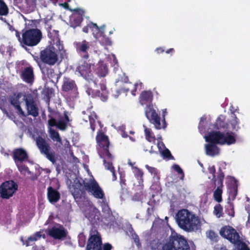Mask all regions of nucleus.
<instances>
[{
    "instance_id": "obj_59",
    "label": "nucleus",
    "mask_w": 250,
    "mask_h": 250,
    "mask_svg": "<svg viewBox=\"0 0 250 250\" xmlns=\"http://www.w3.org/2000/svg\"><path fill=\"white\" fill-rule=\"evenodd\" d=\"M157 243H156V241L153 240L149 243L148 246L150 248L151 250H155L157 248Z\"/></svg>"
},
{
    "instance_id": "obj_7",
    "label": "nucleus",
    "mask_w": 250,
    "mask_h": 250,
    "mask_svg": "<svg viewBox=\"0 0 250 250\" xmlns=\"http://www.w3.org/2000/svg\"><path fill=\"white\" fill-rule=\"evenodd\" d=\"M97 144L100 147L99 150L100 156H107L108 158L111 157V153L109 151V140L107 136L104 134L101 130H99L96 137Z\"/></svg>"
},
{
    "instance_id": "obj_43",
    "label": "nucleus",
    "mask_w": 250,
    "mask_h": 250,
    "mask_svg": "<svg viewBox=\"0 0 250 250\" xmlns=\"http://www.w3.org/2000/svg\"><path fill=\"white\" fill-rule=\"evenodd\" d=\"M223 208L222 206L220 204H218L214 207L213 213L217 218H220L223 216Z\"/></svg>"
},
{
    "instance_id": "obj_10",
    "label": "nucleus",
    "mask_w": 250,
    "mask_h": 250,
    "mask_svg": "<svg viewBox=\"0 0 250 250\" xmlns=\"http://www.w3.org/2000/svg\"><path fill=\"white\" fill-rule=\"evenodd\" d=\"M24 100L28 115L35 118L38 116L39 108L33 96L31 94H25L24 96Z\"/></svg>"
},
{
    "instance_id": "obj_18",
    "label": "nucleus",
    "mask_w": 250,
    "mask_h": 250,
    "mask_svg": "<svg viewBox=\"0 0 250 250\" xmlns=\"http://www.w3.org/2000/svg\"><path fill=\"white\" fill-rule=\"evenodd\" d=\"M133 173L136 178L138 180L139 183V189H140V191L138 193H136L134 196L138 200H141L143 198V189L144 188V172L142 169L138 167H133Z\"/></svg>"
},
{
    "instance_id": "obj_19",
    "label": "nucleus",
    "mask_w": 250,
    "mask_h": 250,
    "mask_svg": "<svg viewBox=\"0 0 250 250\" xmlns=\"http://www.w3.org/2000/svg\"><path fill=\"white\" fill-rule=\"evenodd\" d=\"M102 239L100 236L91 234L87 242L86 250H102Z\"/></svg>"
},
{
    "instance_id": "obj_62",
    "label": "nucleus",
    "mask_w": 250,
    "mask_h": 250,
    "mask_svg": "<svg viewBox=\"0 0 250 250\" xmlns=\"http://www.w3.org/2000/svg\"><path fill=\"white\" fill-rule=\"evenodd\" d=\"M214 250H228L225 246L218 244L215 246Z\"/></svg>"
},
{
    "instance_id": "obj_36",
    "label": "nucleus",
    "mask_w": 250,
    "mask_h": 250,
    "mask_svg": "<svg viewBox=\"0 0 250 250\" xmlns=\"http://www.w3.org/2000/svg\"><path fill=\"white\" fill-rule=\"evenodd\" d=\"M70 120L66 113L64 114L63 118L60 119L57 122V128L59 129L64 131L65 130L67 126L70 125L69 122Z\"/></svg>"
},
{
    "instance_id": "obj_61",
    "label": "nucleus",
    "mask_w": 250,
    "mask_h": 250,
    "mask_svg": "<svg viewBox=\"0 0 250 250\" xmlns=\"http://www.w3.org/2000/svg\"><path fill=\"white\" fill-rule=\"evenodd\" d=\"M49 22L48 20L45 21V28L47 31V34H48L49 31L51 32L52 31L51 29V25L49 24Z\"/></svg>"
},
{
    "instance_id": "obj_38",
    "label": "nucleus",
    "mask_w": 250,
    "mask_h": 250,
    "mask_svg": "<svg viewBox=\"0 0 250 250\" xmlns=\"http://www.w3.org/2000/svg\"><path fill=\"white\" fill-rule=\"evenodd\" d=\"M9 11L8 7L4 0H0V20L5 22V18H3V17L7 16Z\"/></svg>"
},
{
    "instance_id": "obj_29",
    "label": "nucleus",
    "mask_w": 250,
    "mask_h": 250,
    "mask_svg": "<svg viewBox=\"0 0 250 250\" xmlns=\"http://www.w3.org/2000/svg\"><path fill=\"white\" fill-rule=\"evenodd\" d=\"M228 188L229 189V195L233 198H235L237 194L238 190V181L233 177H230Z\"/></svg>"
},
{
    "instance_id": "obj_11",
    "label": "nucleus",
    "mask_w": 250,
    "mask_h": 250,
    "mask_svg": "<svg viewBox=\"0 0 250 250\" xmlns=\"http://www.w3.org/2000/svg\"><path fill=\"white\" fill-rule=\"evenodd\" d=\"M62 90L69 94L73 98L76 97L79 94L75 81L68 77L63 78Z\"/></svg>"
},
{
    "instance_id": "obj_53",
    "label": "nucleus",
    "mask_w": 250,
    "mask_h": 250,
    "mask_svg": "<svg viewBox=\"0 0 250 250\" xmlns=\"http://www.w3.org/2000/svg\"><path fill=\"white\" fill-rule=\"evenodd\" d=\"M57 122H58L55 118L51 117L50 119L48 121V128H52V127L54 126H56L57 127Z\"/></svg>"
},
{
    "instance_id": "obj_37",
    "label": "nucleus",
    "mask_w": 250,
    "mask_h": 250,
    "mask_svg": "<svg viewBox=\"0 0 250 250\" xmlns=\"http://www.w3.org/2000/svg\"><path fill=\"white\" fill-rule=\"evenodd\" d=\"M48 132L51 139L53 142H56V144H58L59 147L62 145V138L58 131L54 129L49 128L48 129Z\"/></svg>"
},
{
    "instance_id": "obj_57",
    "label": "nucleus",
    "mask_w": 250,
    "mask_h": 250,
    "mask_svg": "<svg viewBox=\"0 0 250 250\" xmlns=\"http://www.w3.org/2000/svg\"><path fill=\"white\" fill-rule=\"evenodd\" d=\"M69 10L78 14L79 16L82 17L84 14V11L81 8H77L74 9H70Z\"/></svg>"
},
{
    "instance_id": "obj_27",
    "label": "nucleus",
    "mask_w": 250,
    "mask_h": 250,
    "mask_svg": "<svg viewBox=\"0 0 250 250\" xmlns=\"http://www.w3.org/2000/svg\"><path fill=\"white\" fill-rule=\"evenodd\" d=\"M22 94L21 93L17 94H14L10 97V103L15 109H16L21 114L23 115L24 111L22 110L20 102V99L21 97Z\"/></svg>"
},
{
    "instance_id": "obj_1",
    "label": "nucleus",
    "mask_w": 250,
    "mask_h": 250,
    "mask_svg": "<svg viewBox=\"0 0 250 250\" xmlns=\"http://www.w3.org/2000/svg\"><path fill=\"white\" fill-rule=\"evenodd\" d=\"M175 219L178 226L187 232L196 230L200 226L199 217L187 209L183 208L178 211Z\"/></svg>"
},
{
    "instance_id": "obj_35",
    "label": "nucleus",
    "mask_w": 250,
    "mask_h": 250,
    "mask_svg": "<svg viewBox=\"0 0 250 250\" xmlns=\"http://www.w3.org/2000/svg\"><path fill=\"white\" fill-rule=\"evenodd\" d=\"M228 127V124L225 121V117L220 115L216 119L214 124V128L220 130L221 129H227Z\"/></svg>"
},
{
    "instance_id": "obj_48",
    "label": "nucleus",
    "mask_w": 250,
    "mask_h": 250,
    "mask_svg": "<svg viewBox=\"0 0 250 250\" xmlns=\"http://www.w3.org/2000/svg\"><path fill=\"white\" fill-rule=\"evenodd\" d=\"M162 155L165 158H167L168 159H174L173 156L171 155L170 151L167 148H165V149L162 151Z\"/></svg>"
},
{
    "instance_id": "obj_13",
    "label": "nucleus",
    "mask_w": 250,
    "mask_h": 250,
    "mask_svg": "<svg viewBox=\"0 0 250 250\" xmlns=\"http://www.w3.org/2000/svg\"><path fill=\"white\" fill-rule=\"evenodd\" d=\"M220 234L233 244H235L239 240L238 233L235 229L230 226L222 227L220 230Z\"/></svg>"
},
{
    "instance_id": "obj_51",
    "label": "nucleus",
    "mask_w": 250,
    "mask_h": 250,
    "mask_svg": "<svg viewBox=\"0 0 250 250\" xmlns=\"http://www.w3.org/2000/svg\"><path fill=\"white\" fill-rule=\"evenodd\" d=\"M105 26L104 25L99 27L98 26V28H94L95 30V34H98L99 35H104V29Z\"/></svg>"
},
{
    "instance_id": "obj_47",
    "label": "nucleus",
    "mask_w": 250,
    "mask_h": 250,
    "mask_svg": "<svg viewBox=\"0 0 250 250\" xmlns=\"http://www.w3.org/2000/svg\"><path fill=\"white\" fill-rule=\"evenodd\" d=\"M233 117L234 119L231 121L230 123L232 126V128L233 130L237 131L238 129L239 128V127L238 126L239 120L237 118L236 115L234 114H233Z\"/></svg>"
},
{
    "instance_id": "obj_24",
    "label": "nucleus",
    "mask_w": 250,
    "mask_h": 250,
    "mask_svg": "<svg viewBox=\"0 0 250 250\" xmlns=\"http://www.w3.org/2000/svg\"><path fill=\"white\" fill-rule=\"evenodd\" d=\"M153 93L150 90L143 91L139 97V102L142 105L152 104Z\"/></svg>"
},
{
    "instance_id": "obj_2",
    "label": "nucleus",
    "mask_w": 250,
    "mask_h": 250,
    "mask_svg": "<svg viewBox=\"0 0 250 250\" xmlns=\"http://www.w3.org/2000/svg\"><path fill=\"white\" fill-rule=\"evenodd\" d=\"M162 248L163 250H190L189 246L184 237L174 231L171 232Z\"/></svg>"
},
{
    "instance_id": "obj_21",
    "label": "nucleus",
    "mask_w": 250,
    "mask_h": 250,
    "mask_svg": "<svg viewBox=\"0 0 250 250\" xmlns=\"http://www.w3.org/2000/svg\"><path fill=\"white\" fill-rule=\"evenodd\" d=\"M223 133L220 131H212L208 133V136H206V141L213 144L221 145Z\"/></svg>"
},
{
    "instance_id": "obj_46",
    "label": "nucleus",
    "mask_w": 250,
    "mask_h": 250,
    "mask_svg": "<svg viewBox=\"0 0 250 250\" xmlns=\"http://www.w3.org/2000/svg\"><path fill=\"white\" fill-rule=\"evenodd\" d=\"M208 171L209 173L211 174L212 175V181L213 182L214 185H216V183L218 182V174L217 175V176L216 177L215 173H216V169L214 166H212L211 167H209L208 168ZM218 173V172H217V174Z\"/></svg>"
},
{
    "instance_id": "obj_16",
    "label": "nucleus",
    "mask_w": 250,
    "mask_h": 250,
    "mask_svg": "<svg viewBox=\"0 0 250 250\" xmlns=\"http://www.w3.org/2000/svg\"><path fill=\"white\" fill-rule=\"evenodd\" d=\"M74 46L78 53L80 54H83V55H82V58L84 60H88L89 57L88 50L90 48V43L83 40L82 42H74Z\"/></svg>"
},
{
    "instance_id": "obj_31",
    "label": "nucleus",
    "mask_w": 250,
    "mask_h": 250,
    "mask_svg": "<svg viewBox=\"0 0 250 250\" xmlns=\"http://www.w3.org/2000/svg\"><path fill=\"white\" fill-rule=\"evenodd\" d=\"M53 65H49L46 64L40 65V68L43 75L48 78L51 79L54 77L55 72L54 69L52 67Z\"/></svg>"
},
{
    "instance_id": "obj_42",
    "label": "nucleus",
    "mask_w": 250,
    "mask_h": 250,
    "mask_svg": "<svg viewBox=\"0 0 250 250\" xmlns=\"http://www.w3.org/2000/svg\"><path fill=\"white\" fill-rule=\"evenodd\" d=\"M41 237V234L40 232H37L33 235L28 237L27 239L25 241V245L26 247L32 245V242L37 241L38 239Z\"/></svg>"
},
{
    "instance_id": "obj_50",
    "label": "nucleus",
    "mask_w": 250,
    "mask_h": 250,
    "mask_svg": "<svg viewBox=\"0 0 250 250\" xmlns=\"http://www.w3.org/2000/svg\"><path fill=\"white\" fill-rule=\"evenodd\" d=\"M132 238L133 239L134 242L136 244L137 247L138 249L141 248L142 247V245H141V243L140 242L139 236L136 233L133 234L132 235Z\"/></svg>"
},
{
    "instance_id": "obj_56",
    "label": "nucleus",
    "mask_w": 250,
    "mask_h": 250,
    "mask_svg": "<svg viewBox=\"0 0 250 250\" xmlns=\"http://www.w3.org/2000/svg\"><path fill=\"white\" fill-rule=\"evenodd\" d=\"M139 86H140V88H142V87L143 86V83L142 82H137L134 84V89L131 91V93L132 95H133V96L136 95V92L137 90V87Z\"/></svg>"
},
{
    "instance_id": "obj_39",
    "label": "nucleus",
    "mask_w": 250,
    "mask_h": 250,
    "mask_svg": "<svg viewBox=\"0 0 250 250\" xmlns=\"http://www.w3.org/2000/svg\"><path fill=\"white\" fill-rule=\"evenodd\" d=\"M93 34L94 37L98 40L101 44L105 46H109L112 44V42L110 39L107 37L105 34L99 35L98 34H95V33Z\"/></svg>"
},
{
    "instance_id": "obj_15",
    "label": "nucleus",
    "mask_w": 250,
    "mask_h": 250,
    "mask_svg": "<svg viewBox=\"0 0 250 250\" xmlns=\"http://www.w3.org/2000/svg\"><path fill=\"white\" fill-rule=\"evenodd\" d=\"M87 60L82 58L76 68V71L78 72L84 79L88 80L91 79V64L87 62Z\"/></svg>"
},
{
    "instance_id": "obj_32",
    "label": "nucleus",
    "mask_w": 250,
    "mask_h": 250,
    "mask_svg": "<svg viewBox=\"0 0 250 250\" xmlns=\"http://www.w3.org/2000/svg\"><path fill=\"white\" fill-rule=\"evenodd\" d=\"M95 72L99 77H105L108 73L107 65L103 62H99L96 65Z\"/></svg>"
},
{
    "instance_id": "obj_28",
    "label": "nucleus",
    "mask_w": 250,
    "mask_h": 250,
    "mask_svg": "<svg viewBox=\"0 0 250 250\" xmlns=\"http://www.w3.org/2000/svg\"><path fill=\"white\" fill-rule=\"evenodd\" d=\"M13 157L15 162H16V161L23 162L28 158V155L27 152L22 148H19L14 149L13 151Z\"/></svg>"
},
{
    "instance_id": "obj_41",
    "label": "nucleus",
    "mask_w": 250,
    "mask_h": 250,
    "mask_svg": "<svg viewBox=\"0 0 250 250\" xmlns=\"http://www.w3.org/2000/svg\"><path fill=\"white\" fill-rule=\"evenodd\" d=\"M145 136L146 139L150 143H155L156 137L150 128L145 126Z\"/></svg>"
},
{
    "instance_id": "obj_49",
    "label": "nucleus",
    "mask_w": 250,
    "mask_h": 250,
    "mask_svg": "<svg viewBox=\"0 0 250 250\" xmlns=\"http://www.w3.org/2000/svg\"><path fill=\"white\" fill-rule=\"evenodd\" d=\"M18 168L19 170L22 174H25L26 172H29L28 167L23 164L18 165Z\"/></svg>"
},
{
    "instance_id": "obj_8",
    "label": "nucleus",
    "mask_w": 250,
    "mask_h": 250,
    "mask_svg": "<svg viewBox=\"0 0 250 250\" xmlns=\"http://www.w3.org/2000/svg\"><path fill=\"white\" fill-rule=\"evenodd\" d=\"M83 186L85 190L91 193L95 198L100 199L105 198V194L103 190L96 181L94 180L89 182L83 180Z\"/></svg>"
},
{
    "instance_id": "obj_12",
    "label": "nucleus",
    "mask_w": 250,
    "mask_h": 250,
    "mask_svg": "<svg viewBox=\"0 0 250 250\" xmlns=\"http://www.w3.org/2000/svg\"><path fill=\"white\" fill-rule=\"evenodd\" d=\"M48 37L51 40L53 44L55 45L56 50L58 52L61 58H63L66 55V51L64 48L62 42L61 41L59 38V31L52 30L51 32L49 31Z\"/></svg>"
},
{
    "instance_id": "obj_30",
    "label": "nucleus",
    "mask_w": 250,
    "mask_h": 250,
    "mask_svg": "<svg viewBox=\"0 0 250 250\" xmlns=\"http://www.w3.org/2000/svg\"><path fill=\"white\" fill-rule=\"evenodd\" d=\"M83 183L82 184L79 180L75 182L73 185V188L71 190L74 198L76 199L81 198L83 194L85 193L84 188H81Z\"/></svg>"
},
{
    "instance_id": "obj_55",
    "label": "nucleus",
    "mask_w": 250,
    "mask_h": 250,
    "mask_svg": "<svg viewBox=\"0 0 250 250\" xmlns=\"http://www.w3.org/2000/svg\"><path fill=\"white\" fill-rule=\"evenodd\" d=\"M174 169L177 171L179 174L182 175V179H183L184 177V173L183 169L178 165H174L173 166Z\"/></svg>"
},
{
    "instance_id": "obj_3",
    "label": "nucleus",
    "mask_w": 250,
    "mask_h": 250,
    "mask_svg": "<svg viewBox=\"0 0 250 250\" xmlns=\"http://www.w3.org/2000/svg\"><path fill=\"white\" fill-rule=\"evenodd\" d=\"M21 47L26 49L27 46L33 47L39 43L42 39V33L40 29H29L22 30Z\"/></svg>"
},
{
    "instance_id": "obj_40",
    "label": "nucleus",
    "mask_w": 250,
    "mask_h": 250,
    "mask_svg": "<svg viewBox=\"0 0 250 250\" xmlns=\"http://www.w3.org/2000/svg\"><path fill=\"white\" fill-rule=\"evenodd\" d=\"M101 158H103L104 159V166L105 168L108 170H112L114 169V167L112 165V160L113 159V156L111 154V157L110 158H108L107 156H100Z\"/></svg>"
},
{
    "instance_id": "obj_5",
    "label": "nucleus",
    "mask_w": 250,
    "mask_h": 250,
    "mask_svg": "<svg viewBox=\"0 0 250 250\" xmlns=\"http://www.w3.org/2000/svg\"><path fill=\"white\" fill-rule=\"evenodd\" d=\"M145 115L149 122L154 125L156 129H165L167 127L166 120L163 119L162 125L161 124V118L156 112L152 104L146 106L145 109Z\"/></svg>"
},
{
    "instance_id": "obj_64",
    "label": "nucleus",
    "mask_w": 250,
    "mask_h": 250,
    "mask_svg": "<svg viewBox=\"0 0 250 250\" xmlns=\"http://www.w3.org/2000/svg\"><path fill=\"white\" fill-rule=\"evenodd\" d=\"M85 91L86 93L89 95H91L92 97V94H94L95 91L92 89L91 87H86Z\"/></svg>"
},
{
    "instance_id": "obj_6",
    "label": "nucleus",
    "mask_w": 250,
    "mask_h": 250,
    "mask_svg": "<svg viewBox=\"0 0 250 250\" xmlns=\"http://www.w3.org/2000/svg\"><path fill=\"white\" fill-rule=\"evenodd\" d=\"M55 49L54 47H47L41 51L40 59L42 64L54 65L58 62V52L55 51Z\"/></svg>"
},
{
    "instance_id": "obj_34",
    "label": "nucleus",
    "mask_w": 250,
    "mask_h": 250,
    "mask_svg": "<svg viewBox=\"0 0 250 250\" xmlns=\"http://www.w3.org/2000/svg\"><path fill=\"white\" fill-rule=\"evenodd\" d=\"M236 142V139L232 132L223 133V137L222 139L221 145L227 144L230 145Z\"/></svg>"
},
{
    "instance_id": "obj_23",
    "label": "nucleus",
    "mask_w": 250,
    "mask_h": 250,
    "mask_svg": "<svg viewBox=\"0 0 250 250\" xmlns=\"http://www.w3.org/2000/svg\"><path fill=\"white\" fill-rule=\"evenodd\" d=\"M84 215L89 221L92 223H95L100 219V212L96 208H90L85 211Z\"/></svg>"
},
{
    "instance_id": "obj_33",
    "label": "nucleus",
    "mask_w": 250,
    "mask_h": 250,
    "mask_svg": "<svg viewBox=\"0 0 250 250\" xmlns=\"http://www.w3.org/2000/svg\"><path fill=\"white\" fill-rule=\"evenodd\" d=\"M206 153L207 155L214 156L219 154V148L215 144L208 143L205 145Z\"/></svg>"
},
{
    "instance_id": "obj_44",
    "label": "nucleus",
    "mask_w": 250,
    "mask_h": 250,
    "mask_svg": "<svg viewBox=\"0 0 250 250\" xmlns=\"http://www.w3.org/2000/svg\"><path fill=\"white\" fill-rule=\"evenodd\" d=\"M225 212L230 217H234V210L233 205L232 203L229 202L225 206Z\"/></svg>"
},
{
    "instance_id": "obj_60",
    "label": "nucleus",
    "mask_w": 250,
    "mask_h": 250,
    "mask_svg": "<svg viewBox=\"0 0 250 250\" xmlns=\"http://www.w3.org/2000/svg\"><path fill=\"white\" fill-rule=\"evenodd\" d=\"M83 21V18L81 16H78L74 19V22L76 24V26H78Z\"/></svg>"
},
{
    "instance_id": "obj_63",
    "label": "nucleus",
    "mask_w": 250,
    "mask_h": 250,
    "mask_svg": "<svg viewBox=\"0 0 250 250\" xmlns=\"http://www.w3.org/2000/svg\"><path fill=\"white\" fill-rule=\"evenodd\" d=\"M112 248V246L108 243H105L103 245V250H111Z\"/></svg>"
},
{
    "instance_id": "obj_25",
    "label": "nucleus",
    "mask_w": 250,
    "mask_h": 250,
    "mask_svg": "<svg viewBox=\"0 0 250 250\" xmlns=\"http://www.w3.org/2000/svg\"><path fill=\"white\" fill-rule=\"evenodd\" d=\"M82 114L83 115H87V117H83V120L86 122H87V119L89 120L90 128L91 129L92 132H94L95 130L96 122V120L97 119V116L96 114L94 112H91L89 111H83L82 112Z\"/></svg>"
},
{
    "instance_id": "obj_9",
    "label": "nucleus",
    "mask_w": 250,
    "mask_h": 250,
    "mask_svg": "<svg viewBox=\"0 0 250 250\" xmlns=\"http://www.w3.org/2000/svg\"><path fill=\"white\" fill-rule=\"evenodd\" d=\"M18 189V185L12 180L3 182L0 186V194L2 199H9Z\"/></svg>"
},
{
    "instance_id": "obj_17",
    "label": "nucleus",
    "mask_w": 250,
    "mask_h": 250,
    "mask_svg": "<svg viewBox=\"0 0 250 250\" xmlns=\"http://www.w3.org/2000/svg\"><path fill=\"white\" fill-rule=\"evenodd\" d=\"M48 234L55 239L63 240L66 238L68 232L63 226L60 225L59 228L54 226L49 229Z\"/></svg>"
},
{
    "instance_id": "obj_20",
    "label": "nucleus",
    "mask_w": 250,
    "mask_h": 250,
    "mask_svg": "<svg viewBox=\"0 0 250 250\" xmlns=\"http://www.w3.org/2000/svg\"><path fill=\"white\" fill-rule=\"evenodd\" d=\"M20 77L25 83L32 84L35 80L33 68L31 66L24 67L21 72Z\"/></svg>"
},
{
    "instance_id": "obj_14",
    "label": "nucleus",
    "mask_w": 250,
    "mask_h": 250,
    "mask_svg": "<svg viewBox=\"0 0 250 250\" xmlns=\"http://www.w3.org/2000/svg\"><path fill=\"white\" fill-rule=\"evenodd\" d=\"M225 177V174L221 167L218 169V182L216 183L215 185H217L216 189L213 192V198L218 203L222 201V195L223 193L222 188L223 187V180Z\"/></svg>"
},
{
    "instance_id": "obj_4",
    "label": "nucleus",
    "mask_w": 250,
    "mask_h": 250,
    "mask_svg": "<svg viewBox=\"0 0 250 250\" xmlns=\"http://www.w3.org/2000/svg\"><path fill=\"white\" fill-rule=\"evenodd\" d=\"M36 144L41 154L45 156L46 158L54 163L56 161L55 152L53 151L49 143L42 137L38 136L35 139Z\"/></svg>"
},
{
    "instance_id": "obj_54",
    "label": "nucleus",
    "mask_w": 250,
    "mask_h": 250,
    "mask_svg": "<svg viewBox=\"0 0 250 250\" xmlns=\"http://www.w3.org/2000/svg\"><path fill=\"white\" fill-rule=\"evenodd\" d=\"M79 245L81 247H83L85 244V237L83 234L79 235Z\"/></svg>"
},
{
    "instance_id": "obj_26",
    "label": "nucleus",
    "mask_w": 250,
    "mask_h": 250,
    "mask_svg": "<svg viewBox=\"0 0 250 250\" xmlns=\"http://www.w3.org/2000/svg\"><path fill=\"white\" fill-rule=\"evenodd\" d=\"M47 194L48 200L51 203H57L61 198L60 192L51 186L47 188Z\"/></svg>"
},
{
    "instance_id": "obj_22",
    "label": "nucleus",
    "mask_w": 250,
    "mask_h": 250,
    "mask_svg": "<svg viewBox=\"0 0 250 250\" xmlns=\"http://www.w3.org/2000/svg\"><path fill=\"white\" fill-rule=\"evenodd\" d=\"M101 90H96L92 94V98H99L103 102H106L108 99V92L104 83H100Z\"/></svg>"
},
{
    "instance_id": "obj_58",
    "label": "nucleus",
    "mask_w": 250,
    "mask_h": 250,
    "mask_svg": "<svg viewBox=\"0 0 250 250\" xmlns=\"http://www.w3.org/2000/svg\"><path fill=\"white\" fill-rule=\"evenodd\" d=\"M218 236L217 234L212 230H209L208 232V237L212 240H215L216 239Z\"/></svg>"
},
{
    "instance_id": "obj_52",
    "label": "nucleus",
    "mask_w": 250,
    "mask_h": 250,
    "mask_svg": "<svg viewBox=\"0 0 250 250\" xmlns=\"http://www.w3.org/2000/svg\"><path fill=\"white\" fill-rule=\"evenodd\" d=\"M146 168L148 170V171L151 173V175H153L154 177H155L158 174V170L157 168L154 167H151L147 165L145 166Z\"/></svg>"
},
{
    "instance_id": "obj_45",
    "label": "nucleus",
    "mask_w": 250,
    "mask_h": 250,
    "mask_svg": "<svg viewBox=\"0 0 250 250\" xmlns=\"http://www.w3.org/2000/svg\"><path fill=\"white\" fill-rule=\"evenodd\" d=\"M94 28H98L97 24L93 22H90L86 26L83 27L82 30L83 32L87 33L89 31V29H91L93 32V33H95Z\"/></svg>"
}]
</instances>
